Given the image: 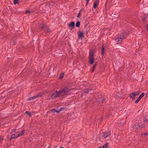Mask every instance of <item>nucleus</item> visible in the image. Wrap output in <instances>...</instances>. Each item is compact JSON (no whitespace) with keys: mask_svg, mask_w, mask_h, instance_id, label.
Here are the masks:
<instances>
[{"mask_svg":"<svg viewBox=\"0 0 148 148\" xmlns=\"http://www.w3.org/2000/svg\"><path fill=\"white\" fill-rule=\"evenodd\" d=\"M56 147H54V148H56Z\"/></svg>","mask_w":148,"mask_h":148,"instance_id":"48","label":"nucleus"},{"mask_svg":"<svg viewBox=\"0 0 148 148\" xmlns=\"http://www.w3.org/2000/svg\"><path fill=\"white\" fill-rule=\"evenodd\" d=\"M13 43H14L13 45H15L16 43V41H14V40L13 41Z\"/></svg>","mask_w":148,"mask_h":148,"instance_id":"42","label":"nucleus"},{"mask_svg":"<svg viewBox=\"0 0 148 148\" xmlns=\"http://www.w3.org/2000/svg\"><path fill=\"white\" fill-rule=\"evenodd\" d=\"M84 34L83 31L81 32L79 30L77 32L78 37L79 38H80L81 39L84 37Z\"/></svg>","mask_w":148,"mask_h":148,"instance_id":"9","label":"nucleus"},{"mask_svg":"<svg viewBox=\"0 0 148 148\" xmlns=\"http://www.w3.org/2000/svg\"><path fill=\"white\" fill-rule=\"evenodd\" d=\"M13 136H12V135L11 136V137L10 138V139H9V140H11L12 139L14 138V137H13Z\"/></svg>","mask_w":148,"mask_h":148,"instance_id":"39","label":"nucleus"},{"mask_svg":"<svg viewBox=\"0 0 148 148\" xmlns=\"http://www.w3.org/2000/svg\"><path fill=\"white\" fill-rule=\"evenodd\" d=\"M123 39L122 37L120 36L119 37H118L117 38H116L115 40L116 41L118 44H121L122 43Z\"/></svg>","mask_w":148,"mask_h":148,"instance_id":"12","label":"nucleus"},{"mask_svg":"<svg viewBox=\"0 0 148 148\" xmlns=\"http://www.w3.org/2000/svg\"><path fill=\"white\" fill-rule=\"evenodd\" d=\"M13 3L14 5L18 4L19 3V0H14Z\"/></svg>","mask_w":148,"mask_h":148,"instance_id":"24","label":"nucleus"},{"mask_svg":"<svg viewBox=\"0 0 148 148\" xmlns=\"http://www.w3.org/2000/svg\"><path fill=\"white\" fill-rule=\"evenodd\" d=\"M106 99L104 97H99L97 98H92L89 100L90 103L93 104L94 106H97L100 103H102L105 101Z\"/></svg>","mask_w":148,"mask_h":148,"instance_id":"1","label":"nucleus"},{"mask_svg":"<svg viewBox=\"0 0 148 148\" xmlns=\"http://www.w3.org/2000/svg\"><path fill=\"white\" fill-rule=\"evenodd\" d=\"M60 148H64V147H61V146L60 147Z\"/></svg>","mask_w":148,"mask_h":148,"instance_id":"46","label":"nucleus"},{"mask_svg":"<svg viewBox=\"0 0 148 148\" xmlns=\"http://www.w3.org/2000/svg\"><path fill=\"white\" fill-rule=\"evenodd\" d=\"M81 12L80 11L79 12L78 14L77 15V17L78 18H80L81 16Z\"/></svg>","mask_w":148,"mask_h":148,"instance_id":"29","label":"nucleus"},{"mask_svg":"<svg viewBox=\"0 0 148 148\" xmlns=\"http://www.w3.org/2000/svg\"><path fill=\"white\" fill-rule=\"evenodd\" d=\"M87 26V25H86L85 26V27H86V26Z\"/></svg>","mask_w":148,"mask_h":148,"instance_id":"47","label":"nucleus"},{"mask_svg":"<svg viewBox=\"0 0 148 148\" xmlns=\"http://www.w3.org/2000/svg\"><path fill=\"white\" fill-rule=\"evenodd\" d=\"M84 94V93H83H83L81 94V96H83L84 95H85Z\"/></svg>","mask_w":148,"mask_h":148,"instance_id":"45","label":"nucleus"},{"mask_svg":"<svg viewBox=\"0 0 148 148\" xmlns=\"http://www.w3.org/2000/svg\"><path fill=\"white\" fill-rule=\"evenodd\" d=\"M44 93L43 92H41L39 94H38V95H35L34 96V97H30L28 98L27 100L28 101H30L31 100V99H34L36 98H37L38 97H41L42 95H44Z\"/></svg>","mask_w":148,"mask_h":148,"instance_id":"6","label":"nucleus"},{"mask_svg":"<svg viewBox=\"0 0 148 148\" xmlns=\"http://www.w3.org/2000/svg\"><path fill=\"white\" fill-rule=\"evenodd\" d=\"M147 94H148V93H147Z\"/></svg>","mask_w":148,"mask_h":148,"instance_id":"49","label":"nucleus"},{"mask_svg":"<svg viewBox=\"0 0 148 148\" xmlns=\"http://www.w3.org/2000/svg\"><path fill=\"white\" fill-rule=\"evenodd\" d=\"M140 100V99L138 97V99L135 101V103H138Z\"/></svg>","mask_w":148,"mask_h":148,"instance_id":"30","label":"nucleus"},{"mask_svg":"<svg viewBox=\"0 0 148 148\" xmlns=\"http://www.w3.org/2000/svg\"><path fill=\"white\" fill-rule=\"evenodd\" d=\"M88 93V89H86V90L84 91L83 92V93L85 94V95H86Z\"/></svg>","mask_w":148,"mask_h":148,"instance_id":"34","label":"nucleus"},{"mask_svg":"<svg viewBox=\"0 0 148 148\" xmlns=\"http://www.w3.org/2000/svg\"><path fill=\"white\" fill-rule=\"evenodd\" d=\"M86 1V6L88 3L89 0H85Z\"/></svg>","mask_w":148,"mask_h":148,"instance_id":"37","label":"nucleus"},{"mask_svg":"<svg viewBox=\"0 0 148 148\" xmlns=\"http://www.w3.org/2000/svg\"><path fill=\"white\" fill-rule=\"evenodd\" d=\"M88 90V92L89 93H90V94H92L93 93V92H92V89L91 88H89Z\"/></svg>","mask_w":148,"mask_h":148,"instance_id":"31","label":"nucleus"},{"mask_svg":"<svg viewBox=\"0 0 148 148\" xmlns=\"http://www.w3.org/2000/svg\"><path fill=\"white\" fill-rule=\"evenodd\" d=\"M136 96V95L135 94V92H132L130 93L129 95V97L132 98V100H134L135 99V97Z\"/></svg>","mask_w":148,"mask_h":148,"instance_id":"11","label":"nucleus"},{"mask_svg":"<svg viewBox=\"0 0 148 148\" xmlns=\"http://www.w3.org/2000/svg\"><path fill=\"white\" fill-rule=\"evenodd\" d=\"M56 109H53L51 110V112L53 113L56 112Z\"/></svg>","mask_w":148,"mask_h":148,"instance_id":"36","label":"nucleus"},{"mask_svg":"<svg viewBox=\"0 0 148 148\" xmlns=\"http://www.w3.org/2000/svg\"><path fill=\"white\" fill-rule=\"evenodd\" d=\"M102 137L104 138H106L111 134V132L109 131H106L105 132L101 133V134Z\"/></svg>","mask_w":148,"mask_h":148,"instance_id":"5","label":"nucleus"},{"mask_svg":"<svg viewBox=\"0 0 148 148\" xmlns=\"http://www.w3.org/2000/svg\"><path fill=\"white\" fill-rule=\"evenodd\" d=\"M80 23L79 21H77L75 24L76 27H79L80 26Z\"/></svg>","mask_w":148,"mask_h":148,"instance_id":"17","label":"nucleus"},{"mask_svg":"<svg viewBox=\"0 0 148 148\" xmlns=\"http://www.w3.org/2000/svg\"><path fill=\"white\" fill-rule=\"evenodd\" d=\"M61 93H66L69 92L70 90L69 87H65L63 89L60 90Z\"/></svg>","mask_w":148,"mask_h":148,"instance_id":"7","label":"nucleus"},{"mask_svg":"<svg viewBox=\"0 0 148 148\" xmlns=\"http://www.w3.org/2000/svg\"><path fill=\"white\" fill-rule=\"evenodd\" d=\"M16 129H14L12 130V132H14L15 131Z\"/></svg>","mask_w":148,"mask_h":148,"instance_id":"44","label":"nucleus"},{"mask_svg":"<svg viewBox=\"0 0 148 148\" xmlns=\"http://www.w3.org/2000/svg\"><path fill=\"white\" fill-rule=\"evenodd\" d=\"M84 10V8H82L81 9L79 10V11H80V12H81L82 10Z\"/></svg>","mask_w":148,"mask_h":148,"instance_id":"43","label":"nucleus"},{"mask_svg":"<svg viewBox=\"0 0 148 148\" xmlns=\"http://www.w3.org/2000/svg\"><path fill=\"white\" fill-rule=\"evenodd\" d=\"M129 34V32L127 31H124L120 35V36L124 39L126 38L127 36Z\"/></svg>","mask_w":148,"mask_h":148,"instance_id":"8","label":"nucleus"},{"mask_svg":"<svg viewBox=\"0 0 148 148\" xmlns=\"http://www.w3.org/2000/svg\"><path fill=\"white\" fill-rule=\"evenodd\" d=\"M38 28L39 31H44L45 34L51 33V31L49 28V27L44 23L39 24L38 26Z\"/></svg>","mask_w":148,"mask_h":148,"instance_id":"2","label":"nucleus"},{"mask_svg":"<svg viewBox=\"0 0 148 148\" xmlns=\"http://www.w3.org/2000/svg\"><path fill=\"white\" fill-rule=\"evenodd\" d=\"M25 114H27L28 115H29V117H31V113L29 112L28 111H27L25 112Z\"/></svg>","mask_w":148,"mask_h":148,"instance_id":"25","label":"nucleus"},{"mask_svg":"<svg viewBox=\"0 0 148 148\" xmlns=\"http://www.w3.org/2000/svg\"><path fill=\"white\" fill-rule=\"evenodd\" d=\"M108 144V143L106 142V143L104 145H103L102 147H99L98 148H107L108 147L107 145Z\"/></svg>","mask_w":148,"mask_h":148,"instance_id":"15","label":"nucleus"},{"mask_svg":"<svg viewBox=\"0 0 148 148\" xmlns=\"http://www.w3.org/2000/svg\"><path fill=\"white\" fill-rule=\"evenodd\" d=\"M60 111L59 110H59H56V112L58 114H59V112H60Z\"/></svg>","mask_w":148,"mask_h":148,"instance_id":"40","label":"nucleus"},{"mask_svg":"<svg viewBox=\"0 0 148 148\" xmlns=\"http://www.w3.org/2000/svg\"><path fill=\"white\" fill-rule=\"evenodd\" d=\"M147 19V18L145 15L143 16V17L142 18V21L143 22H145L146 21V20Z\"/></svg>","mask_w":148,"mask_h":148,"instance_id":"19","label":"nucleus"},{"mask_svg":"<svg viewBox=\"0 0 148 148\" xmlns=\"http://www.w3.org/2000/svg\"><path fill=\"white\" fill-rule=\"evenodd\" d=\"M143 121L144 122L147 121L148 122V119H147V118H146V116H145V117H144L143 119Z\"/></svg>","mask_w":148,"mask_h":148,"instance_id":"32","label":"nucleus"},{"mask_svg":"<svg viewBox=\"0 0 148 148\" xmlns=\"http://www.w3.org/2000/svg\"><path fill=\"white\" fill-rule=\"evenodd\" d=\"M94 50H90L89 51V56H88L89 62L90 64H92L95 61V58H94Z\"/></svg>","mask_w":148,"mask_h":148,"instance_id":"3","label":"nucleus"},{"mask_svg":"<svg viewBox=\"0 0 148 148\" xmlns=\"http://www.w3.org/2000/svg\"><path fill=\"white\" fill-rule=\"evenodd\" d=\"M99 0H95L93 4V7L94 8L96 9L99 4Z\"/></svg>","mask_w":148,"mask_h":148,"instance_id":"13","label":"nucleus"},{"mask_svg":"<svg viewBox=\"0 0 148 148\" xmlns=\"http://www.w3.org/2000/svg\"><path fill=\"white\" fill-rule=\"evenodd\" d=\"M143 135H147V136H148V132L147 133H144V134H143Z\"/></svg>","mask_w":148,"mask_h":148,"instance_id":"41","label":"nucleus"},{"mask_svg":"<svg viewBox=\"0 0 148 148\" xmlns=\"http://www.w3.org/2000/svg\"><path fill=\"white\" fill-rule=\"evenodd\" d=\"M101 54L102 55V58H103V56L105 54V48L104 47V46L103 45H102L101 47Z\"/></svg>","mask_w":148,"mask_h":148,"instance_id":"14","label":"nucleus"},{"mask_svg":"<svg viewBox=\"0 0 148 148\" xmlns=\"http://www.w3.org/2000/svg\"><path fill=\"white\" fill-rule=\"evenodd\" d=\"M15 133L16 134H13L12 135V136H13V137H14V138H16L19 136L18 135V134L17 133Z\"/></svg>","mask_w":148,"mask_h":148,"instance_id":"18","label":"nucleus"},{"mask_svg":"<svg viewBox=\"0 0 148 148\" xmlns=\"http://www.w3.org/2000/svg\"><path fill=\"white\" fill-rule=\"evenodd\" d=\"M66 107H62L60 108L59 110L60 111H62L63 110H66Z\"/></svg>","mask_w":148,"mask_h":148,"instance_id":"26","label":"nucleus"},{"mask_svg":"<svg viewBox=\"0 0 148 148\" xmlns=\"http://www.w3.org/2000/svg\"><path fill=\"white\" fill-rule=\"evenodd\" d=\"M75 26V23L73 21L70 22L69 24V26L71 30L74 29Z\"/></svg>","mask_w":148,"mask_h":148,"instance_id":"10","label":"nucleus"},{"mask_svg":"<svg viewBox=\"0 0 148 148\" xmlns=\"http://www.w3.org/2000/svg\"><path fill=\"white\" fill-rule=\"evenodd\" d=\"M30 13V12L29 11V10H27L25 12V13L26 14H28V13H29V14Z\"/></svg>","mask_w":148,"mask_h":148,"instance_id":"35","label":"nucleus"},{"mask_svg":"<svg viewBox=\"0 0 148 148\" xmlns=\"http://www.w3.org/2000/svg\"><path fill=\"white\" fill-rule=\"evenodd\" d=\"M116 12H115L114 13V12H112L111 14V16H113V17H115L116 18Z\"/></svg>","mask_w":148,"mask_h":148,"instance_id":"22","label":"nucleus"},{"mask_svg":"<svg viewBox=\"0 0 148 148\" xmlns=\"http://www.w3.org/2000/svg\"><path fill=\"white\" fill-rule=\"evenodd\" d=\"M97 63H96L94 64L93 65V66H92V70L91 71V72L92 73V72H93L95 70V68L97 66Z\"/></svg>","mask_w":148,"mask_h":148,"instance_id":"16","label":"nucleus"},{"mask_svg":"<svg viewBox=\"0 0 148 148\" xmlns=\"http://www.w3.org/2000/svg\"><path fill=\"white\" fill-rule=\"evenodd\" d=\"M61 93L60 90L58 91L55 90L54 93H53L51 97V99H54L56 97H59L60 96V94Z\"/></svg>","mask_w":148,"mask_h":148,"instance_id":"4","label":"nucleus"},{"mask_svg":"<svg viewBox=\"0 0 148 148\" xmlns=\"http://www.w3.org/2000/svg\"><path fill=\"white\" fill-rule=\"evenodd\" d=\"M140 90H138L136 92H135V94L136 96L138 95L140 93Z\"/></svg>","mask_w":148,"mask_h":148,"instance_id":"33","label":"nucleus"},{"mask_svg":"<svg viewBox=\"0 0 148 148\" xmlns=\"http://www.w3.org/2000/svg\"><path fill=\"white\" fill-rule=\"evenodd\" d=\"M5 92V91H4L3 92L0 94V97H2L3 98H4L5 97V96L3 95V94Z\"/></svg>","mask_w":148,"mask_h":148,"instance_id":"28","label":"nucleus"},{"mask_svg":"<svg viewBox=\"0 0 148 148\" xmlns=\"http://www.w3.org/2000/svg\"><path fill=\"white\" fill-rule=\"evenodd\" d=\"M64 75V73H61L60 75L59 76L60 79L62 78L63 77Z\"/></svg>","mask_w":148,"mask_h":148,"instance_id":"27","label":"nucleus"},{"mask_svg":"<svg viewBox=\"0 0 148 148\" xmlns=\"http://www.w3.org/2000/svg\"><path fill=\"white\" fill-rule=\"evenodd\" d=\"M24 130H23L22 131L19 133L18 134V136H20L23 135L24 134Z\"/></svg>","mask_w":148,"mask_h":148,"instance_id":"21","label":"nucleus"},{"mask_svg":"<svg viewBox=\"0 0 148 148\" xmlns=\"http://www.w3.org/2000/svg\"><path fill=\"white\" fill-rule=\"evenodd\" d=\"M145 95V93L143 92L139 97L138 98L140 99L143 97Z\"/></svg>","mask_w":148,"mask_h":148,"instance_id":"23","label":"nucleus"},{"mask_svg":"<svg viewBox=\"0 0 148 148\" xmlns=\"http://www.w3.org/2000/svg\"><path fill=\"white\" fill-rule=\"evenodd\" d=\"M146 30L147 31V32H148V24H147L146 26Z\"/></svg>","mask_w":148,"mask_h":148,"instance_id":"38","label":"nucleus"},{"mask_svg":"<svg viewBox=\"0 0 148 148\" xmlns=\"http://www.w3.org/2000/svg\"><path fill=\"white\" fill-rule=\"evenodd\" d=\"M112 116V114L108 112L106 114V116L108 118Z\"/></svg>","mask_w":148,"mask_h":148,"instance_id":"20","label":"nucleus"}]
</instances>
